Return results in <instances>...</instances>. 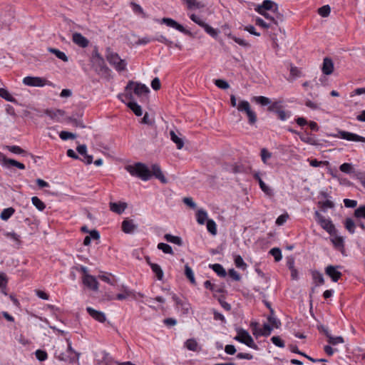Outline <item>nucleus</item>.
<instances>
[{"instance_id": "f257e3e1", "label": "nucleus", "mask_w": 365, "mask_h": 365, "mask_svg": "<svg viewBox=\"0 0 365 365\" xmlns=\"http://www.w3.org/2000/svg\"><path fill=\"white\" fill-rule=\"evenodd\" d=\"M125 169L131 175L138 177L144 181H147L150 180L152 176H154L163 184L168 182L160 167L158 164L152 165V170H150L146 165L143 163H136L133 165H128Z\"/></svg>"}, {"instance_id": "f03ea898", "label": "nucleus", "mask_w": 365, "mask_h": 365, "mask_svg": "<svg viewBox=\"0 0 365 365\" xmlns=\"http://www.w3.org/2000/svg\"><path fill=\"white\" fill-rule=\"evenodd\" d=\"M133 90L134 93L138 96H141L144 94L149 93L150 90L148 86L139 82H135L133 81H128L127 86L125 88L127 93L125 97L126 99H133V94L130 93L131 90Z\"/></svg>"}, {"instance_id": "7ed1b4c3", "label": "nucleus", "mask_w": 365, "mask_h": 365, "mask_svg": "<svg viewBox=\"0 0 365 365\" xmlns=\"http://www.w3.org/2000/svg\"><path fill=\"white\" fill-rule=\"evenodd\" d=\"M106 59L116 71L120 72L125 70L127 66L125 61L121 59L117 53L112 51L110 48H107Z\"/></svg>"}, {"instance_id": "20e7f679", "label": "nucleus", "mask_w": 365, "mask_h": 365, "mask_svg": "<svg viewBox=\"0 0 365 365\" xmlns=\"http://www.w3.org/2000/svg\"><path fill=\"white\" fill-rule=\"evenodd\" d=\"M55 355L58 360L70 363L77 361L79 358V354L72 349L71 342H68V347L65 352L56 351Z\"/></svg>"}, {"instance_id": "39448f33", "label": "nucleus", "mask_w": 365, "mask_h": 365, "mask_svg": "<svg viewBox=\"0 0 365 365\" xmlns=\"http://www.w3.org/2000/svg\"><path fill=\"white\" fill-rule=\"evenodd\" d=\"M235 340L238 341L242 344H246L247 346L254 349H257L258 346L254 342L253 339L247 331L240 329L237 331V335L235 336Z\"/></svg>"}, {"instance_id": "423d86ee", "label": "nucleus", "mask_w": 365, "mask_h": 365, "mask_svg": "<svg viewBox=\"0 0 365 365\" xmlns=\"http://www.w3.org/2000/svg\"><path fill=\"white\" fill-rule=\"evenodd\" d=\"M237 110L241 112H245L250 125H254L257 122L256 113L251 109L248 101H241L237 105Z\"/></svg>"}, {"instance_id": "0eeeda50", "label": "nucleus", "mask_w": 365, "mask_h": 365, "mask_svg": "<svg viewBox=\"0 0 365 365\" xmlns=\"http://www.w3.org/2000/svg\"><path fill=\"white\" fill-rule=\"evenodd\" d=\"M314 215L317 222L324 230H325L330 235L335 233V227L330 220L325 218L322 215L319 213V211H315Z\"/></svg>"}, {"instance_id": "6e6552de", "label": "nucleus", "mask_w": 365, "mask_h": 365, "mask_svg": "<svg viewBox=\"0 0 365 365\" xmlns=\"http://www.w3.org/2000/svg\"><path fill=\"white\" fill-rule=\"evenodd\" d=\"M23 83L29 86L43 87L44 86H53V83L41 77L26 76L23 79Z\"/></svg>"}, {"instance_id": "1a4fd4ad", "label": "nucleus", "mask_w": 365, "mask_h": 365, "mask_svg": "<svg viewBox=\"0 0 365 365\" xmlns=\"http://www.w3.org/2000/svg\"><path fill=\"white\" fill-rule=\"evenodd\" d=\"M257 12L262 15L268 21V23H271L273 26H278L279 23L283 21V16L278 12L272 13L262 11H257Z\"/></svg>"}, {"instance_id": "9d476101", "label": "nucleus", "mask_w": 365, "mask_h": 365, "mask_svg": "<svg viewBox=\"0 0 365 365\" xmlns=\"http://www.w3.org/2000/svg\"><path fill=\"white\" fill-rule=\"evenodd\" d=\"M334 137L340 138L349 141L365 143L364 137L345 130H339L337 134L334 135Z\"/></svg>"}, {"instance_id": "9b49d317", "label": "nucleus", "mask_w": 365, "mask_h": 365, "mask_svg": "<svg viewBox=\"0 0 365 365\" xmlns=\"http://www.w3.org/2000/svg\"><path fill=\"white\" fill-rule=\"evenodd\" d=\"M251 327H252V334L256 336H268L270 335L272 331V327L268 324H264L262 329L258 328V323L252 322Z\"/></svg>"}, {"instance_id": "f8f14e48", "label": "nucleus", "mask_w": 365, "mask_h": 365, "mask_svg": "<svg viewBox=\"0 0 365 365\" xmlns=\"http://www.w3.org/2000/svg\"><path fill=\"white\" fill-rule=\"evenodd\" d=\"M0 163H1L3 166L6 167L7 168H10L11 167H16L20 170L25 169V165L23 163L14 159H9L2 153H0Z\"/></svg>"}, {"instance_id": "ddd939ff", "label": "nucleus", "mask_w": 365, "mask_h": 365, "mask_svg": "<svg viewBox=\"0 0 365 365\" xmlns=\"http://www.w3.org/2000/svg\"><path fill=\"white\" fill-rule=\"evenodd\" d=\"M162 22L168 26H170V27H172V28H174L175 29H177L178 31L185 34H187V35H190L191 34L190 31H189L188 30H186L182 25L178 24L176 21L173 20V19H170V18H163L162 19Z\"/></svg>"}, {"instance_id": "4468645a", "label": "nucleus", "mask_w": 365, "mask_h": 365, "mask_svg": "<svg viewBox=\"0 0 365 365\" xmlns=\"http://www.w3.org/2000/svg\"><path fill=\"white\" fill-rule=\"evenodd\" d=\"M82 281L83 284L88 288L93 290H98V282L96 278L92 275L83 276Z\"/></svg>"}, {"instance_id": "2eb2a0df", "label": "nucleus", "mask_w": 365, "mask_h": 365, "mask_svg": "<svg viewBox=\"0 0 365 365\" xmlns=\"http://www.w3.org/2000/svg\"><path fill=\"white\" fill-rule=\"evenodd\" d=\"M339 266L334 267L329 265L325 269V273L327 274L333 282H336L341 277L342 274L336 269Z\"/></svg>"}, {"instance_id": "dca6fc26", "label": "nucleus", "mask_w": 365, "mask_h": 365, "mask_svg": "<svg viewBox=\"0 0 365 365\" xmlns=\"http://www.w3.org/2000/svg\"><path fill=\"white\" fill-rule=\"evenodd\" d=\"M278 9L277 4L270 0H264L261 5H259L257 11H270L272 13L277 12Z\"/></svg>"}, {"instance_id": "f3484780", "label": "nucleus", "mask_w": 365, "mask_h": 365, "mask_svg": "<svg viewBox=\"0 0 365 365\" xmlns=\"http://www.w3.org/2000/svg\"><path fill=\"white\" fill-rule=\"evenodd\" d=\"M86 311L89 314V315L97 322L101 323H103L106 322V317L103 312L96 310L90 307L86 308Z\"/></svg>"}, {"instance_id": "a211bd4d", "label": "nucleus", "mask_w": 365, "mask_h": 365, "mask_svg": "<svg viewBox=\"0 0 365 365\" xmlns=\"http://www.w3.org/2000/svg\"><path fill=\"white\" fill-rule=\"evenodd\" d=\"M72 40L74 43L81 48H86L88 46V40L84 37L81 34L76 32L73 34Z\"/></svg>"}, {"instance_id": "6ab92c4d", "label": "nucleus", "mask_w": 365, "mask_h": 365, "mask_svg": "<svg viewBox=\"0 0 365 365\" xmlns=\"http://www.w3.org/2000/svg\"><path fill=\"white\" fill-rule=\"evenodd\" d=\"M322 71L324 75L329 76L331 75L334 71V63L333 61L329 58L326 57L323 60Z\"/></svg>"}, {"instance_id": "aec40b11", "label": "nucleus", "mask_w": 365, "mask_h": 365, "mask_svg": "<svg viewBox=\"0 0 365 365\" xmlns=\"http://www.w3.org/2000/svg\"><path fill=\"white\" fill-rule=\"evenodd\" d=\"M137 225L131 220H125L122 222V230L127 234L133 232L136 230Z\"/></svg>"}, {"instance_id": "412c9836", "label": "nucleus", "mask_w": 365, "mask_h": 365, "mask_svg": "<svg viewBox=\"0 0 365 365\" xmlns=\"http://www.w3.org/2000/svg\"><path fill=\"white\" fill-rule=\"evenodd\" d=\"M185 4H186L187 8L189 10L197 9H202L205 7L204 4L197 0H182Z\"/></svg>"}, {"instance_id": "4be33fe9", "label": "nucleus", "mask_w": 365, "mask_h": 365, "mask_svg": "<svg viewBox=\"0 0 365 365\" xmlns=\"http://www.w3.org/2000/svg\"><path fill=\"white\" fill-rule=\"evenodd\" d=\"M299 138L302 142L312 145H320L319 141L315 138V136L313 135H305L301 133Z\"/></svg>"}, {"instance_id": "5701e85b", "label": "nucleus", "mask_w": 365, "mask_h": 365, "mask_svg": "<svg viewBox=\"0 0 365 365\" xmlns=\"http://www.w3.org/2000/svg\"><path fill=\"white\" fill-rule=\"evenodd\" d=\"M152 271L155 274L156 277L158 280H162L163 278V272L160 267V266L155 263H152L148 261Z\"/></svg>"}, {"instance_id": "b1692460", "label": "nucleus", "mask_w": 365, "mask_h": 365, "mask_svg": "<svg viewBox=\"0 0 365 365\" xmlns=\"http://www.w3.org/2000/svg\"><path fill=\"white\" fill-rule=\"evenodd\" d=\"M170 139L176 144L177 148L180 150L184 146V141L182 138L178 136L174 130L170 131Z\"/></svg>"}, {"instance_id": "393cba45", "label": "nucleus", "mask_w": 365, "mask_h": 365, "mask_svg": "<svg viewBox=\"0 0 365 365\" xmlns=\"http://www.w3.org/2000/svg\"><path fill=\"white\" fill-rule=\"evenodd\" d=\"M6 149L15 154H21L24 156L31 155L32 158H34V155L32 154L28 153L26 150H23L18 145H7Z\"/></svg>"}, {"instance_id": "a878e982", "label": "nucleus", "mask_w": 365, "mask_h": 365, "mask_svg": "<svg viewBox=\"0 0 365 365\" xmlns=\"http://www.w3.org/2000/svg\"><path fill=\"white\" fill-rule=\"evenodd\" d=\"M126 208L125 203H117V202H110V209L112 212L120 214L122 213L125 209Z\"/></svg>"}, {"instance_id": "bb28decb", "label": "nucleus", "mask_w": 365, "mask_h": 365, "mask_svg": "<svg viewBox=\"0 0 365 365\" xmlns=\"http://www.w3.org/2000/svg\"><path fill=\"white\" fill-rule=\"evenodd\" d=\"M312 279L316 286L322 285L324 283L323 274L319 271L314 270L312 272Z\"/></svg>"}, {"instance_id": "cd10ccee", "label": "nucleus", "mask_w": 365, "mask_h": 365, "mask_svg": "<svg viewBox=\"0 0 365 365\" xmlns=\"http://www.w3.org/2000/svg\"><path fill=\"white\" fill-rule=\"evenodd\" d=\"M90 236H86L83 240V245L88 246L91 244V238L93 240H98L100 238V234L98 231L93 230L89 232Z\"/></svg>"}, {"instance_id": "c85d7f7f", "label": "nucleus", "mask_w": 365, "mask_h": 365, "mask_svg": "<svg viewBox=\"0 0 365 365\" xmlns=\"http://www.w3.org/2000/svg\"><path fill=\"white\" fill-rule=\"evenodd\" d=\"M210 267L220 277H225L227 275V272L224 267L220 264H210Z\"/></svg>"}, {"instance_id": "c756f323", "label": "nucleus", "mask_w": 365, "mask_h": 365, "mask_svg": "<svg viewBox=\"0 0 365 365\" xmlns=\"http://www.w3.org/2000/svg\"><path fill=\"white\" fill-rule=\"evenodd\" d=\"M4 235L7 237V238H9L11 239V240H13L15 243V245L19 248L20 247V245H21V237L19 235H18L17 233L14 232H6L4 234Z\"/></svg>"}, {"instance_id": "7c9ffc66", "label": "nucleus", "mask_w": 365, "mask_h": 365, "mask_svg": "<svg viewBox=\"0 0 365 365\" xmlns=\"http://www.w3.org/2000/svg\"><path fill=\"white\" fill-rule=\"evenodd\" d=\"M48 51L50 53L54 54L58 58L62 60L64 62H67L68 61V58L67 56L66 55V53L63 51H59L57 48H48Z\"/></svg>"}, {"instance_id": "2f4dec72", "label": "nucleus", "mask_w": 365, "mask_h": 365, "mask_svg": "<svg viewBox=\"0 0 365 365\" xmlns=\"http://www.w3.org/2000/svg\"><path fill=\"white\" fill-rule=\"evenodd\" d=\"M128 107L137 115L141 116L143 114L141 106L135 102H129L127 104Z\"/></svg>"}, {"instance_id": "473e14b6", "label": "nucleus", "mask_w": 365, "mask_h": 365, "mask_svg": "<svg viewBox=\"0 0 365 365\" xmlns=\"http://www.w3.org/2000/svg\"><path fill=\"white\" fill-rule=\"evenodd\" d=\"M164 238L166 241L181 246L182 245V240L180 237L173 236L170 234H165Z\"/></svg>"}, {"instance_id": "72a5a7b5", "label": "nucleus", "mask_w": 365, "mask_h": 365, "mask_svg": "<svg viewBox=\"0 0 365 365\" xmlns=\"http://www.w3.org/2000/svg\"><path fill=\"white\" fill-rule=\"evenodd\" d=\"M283 108L282 101H276L274 102H271L269 106L268 107V110L270 112H273L277 113L279 110Z\"/></svg>"}, {"instance_id": "f704fd0d", "label": "nucleus", "mask_w": 365, "mask_h": 365, "mask_svg": "<svg viewBox=\"0 0 365 365\" xmlns=\"http://www.w3.org/2000/svg\"><path fill=\"white\" fill-rule=\"evenodd\" d=\"M14 212L15 210L11 207L4 209L1 212L0 217L1 220L6 221L13 215Z\"/></svg>"}, {"instance_id": "c9c22d12", "label": "nucleus", "mask_w": 365, "mask_h": 365, "mask_svg": "<svg viewBox=\"0 0 365 365\" xmlns=\"http://www.w3.org/2000/svg\"><path fill=\"white\" fill-rule=\"evenodd\" d=\"M44 113L46 115L49 116L51 118L54 119L56 117H58V115L63 116L64 115V111L62 110H60V109H56V110L46 109V110H45Z\"/></svg>"}, {"instance_id": "e433bc0d", "label": "nucleus", "mask_w": 365, "mask_h": 365, "mask_svg": "<svg viewBox=\"0 0 365 365\" xmlns=\"http://www.w3.org/2000/svg\"><path fill=\"white\" fill-rule=\"evenodd\" d=\"M196 217H197V222L200 224V225H204L205 221L207 220V213L205 210H199L197 212V214H196Z\"/></svg>"}, {"instance_id": "4c0bfd02", "label": "nucleus", "mask_w": 365, "mask_h": 365, "mask_svg": "<svg viewBox=\"0 0 365 365\" xmlns=\"http://www.w3.org/2000/svg\"><path fill=\"white\" fill-rule=\"evenodd\" d=\"M185 274L186 277L190 280L192 284H196L194 273L192 272V269L188 264H185Z\"/></svg>"}, {"instance_id": "58836bf2", "label": "nucleus", "mask_w": 365, "mask_h": 365, "mask_svg": "<svg viewBox=\"0 0 365 365\" xmlns=\"http://www.w3.org/2000/svg\"><path fill=\"white\" fill-rule=\"evenodd\" d=\"M0 97L9 102H16V100L9 93V92L3 88H0Z\"/></svg>"}, {"instance_id": "ea45409f", "label": "nucleus", "mask_w": 365, "mask_h": 365, "mask_svg": "<svg viewBox=\"0 0 365 365\" xmlns=\"http://www.w3.org/2000/svg\"><path fill=\"white\" fill-rule=\"evenodd\" d=\"M185 347L190 351H197L198 344L194 339H189L185 341Z\"/></svg>"}, {"instance_id": "a19ab883", "label": "nucleus", "mask_w": 365, "mask_h": 365, "mask_svg": "<svg viewBox=\"0 0 365 365\" xmlns=\"http://www.w3.org/2000/svg\"><path fill=\"white\" fill-rule=\"evenodd\" d=\"M158 249L162 250L165 254L174 255L173 248L168 244L160 242L158 245Z\"/></svg>"}, {"instance_id": "79ce46f5", "label": "nucleus", "mask_w": 365, "mask_h": 365, "mask_svg": "<svg viewBox=\"0 0 365 365\" xmlns=\"http://www.w3.org/2000/svg\"><path fill=\"white\" fill-rule=\"evenodd\" d=\"M32 204L39 210L43 211L46 205L43 201H41L38 197H33L31 198Z\"/></svg>"}, {"instance_id": "37998d69", "label": "nucleus", "mask_w": 365, "mask_h": 365, "mask_svg": "<svg viewBox=\"0 0 365 365\" xmlns=\"http://www.w3.org/2000/svg\"><path fill=\"white\" fill-rule=\"evenodd\" d=\"M201 27L203 28L205 31L212 37L216 38L217 36L218 31L216 29L211 27L207 24H206L205 22H204Z\"/></svg>"}, {"instance_id": "c03bdc74", "label": "nucleus", "mask_w": 365, "mask_h": 365, "mask_svg": "<svg viewBox=\"0 0 365 365\" xmlns=\"http://www.w3.org/2000/svg\"><path fill=\"white\" fill-rule=\"evenodd\" d=\"M339 170L344 173L351 174L354 172L353 166L351 163H344L339 167Z\"/></svg>"}, {"instance_id": "a18cd8bd", "label": "nucleus", "mask_w": 365, "mask_h": 365, "mask_svg": "<svg viewBox=\"0 0 365 365\" xmlns=\"http://www.w3.org/2000/svg\"><path fill=\"white\" fill-rule=\"evenodd\" d=\"M129 297H135V293L133 291L130 289H125L124 293H119L116 295V299L118 300H123Z\"/></svg>"}, {"instance_id": "49530a36", "label": "nucleus", "mask_w": 365, "mask_h": 365, "mask_svg": "<svg viewBox=\"0 0 365 365\" xmlns=\"http://www.w3.org/2000/svg\"><path fill=\"white\" fill-rule=\"evenodd\" d=\"M235 264L237 267L241 268L242 269H245L247 267V264L244 262L242 257L240 255L235 256Z\"/></svg>"}, {"instance_id": "de8ad7c7", "label": "nucleus", "mask_w": 365, "mask_h": 365, "mask_svg": "<svg viewBox=\"0 0 365 365\" xmlns=\"http://www.w3.org/2000/svg\"><path fill=\"white\" fill-rule=\"evenodd\" d=\"M228 37L231 39H232L235 43H238L239 45L243 46V47H250V44L245 41L242 38H237L235 36H232L231 34H228Z\"/></svg>"}, {"instance_id": "09e8293b", "label": "nucleus", "mask_w": 365, "mask_h": 365, "mask_svg": "<svg viewBox=\"0 0 365 365\" xmlns=\"http://www.w3.org/2000/svg\"><path fill=\"white\" fill-rule=\"evenodd\" d=\"M207 229L213 235L217 234L216 223L213 220H207Z\"/></svg>"}, {"instance_id": "8fccbe9b", "label": "nucleus", "mask_w": 365, "mask_h": 365, "mask_svg": "<svg viewBox=\"0 0 365 365\" xmlns=\"http://www.w3.org/2000/svg\"><path fill=\"white\" fill-rule=\"evenodd\" d=\"M255 101L262 106H267L271 103V100L265 96H255L254 98Z\"/></svg>"}, {"instance_id": "3c124183", "label": "nucleus", "mask_w": 365, "mask_h": 365, "mask_svg": "<svg viewBox=\"0 0 365 365\" xmlns=\"http://www.w3.org/2000/svg\"><path fill=\"white\" fill-rule=\"evenodd\" d=\"M345 227L351 233L354 234L355 232V223L351 218H347L345 221Z\"/></svg>"}, {"instance_id": "603ef678", "label": "nucleus", "mask_w": 365, "mask_h": 365, "mask_svg": "<svg viewBox=\"0 0 365 365\" xmlns=\"http://www.w3.org/2000/svg\"><path fill=\"white\" fill-rule=\"evenodd\" d=\"M269 254L272 255L276 262L282 259V252L279 248L274 247L269 250Z\"/></svg>"}, {"instance_id": "864d4df0", "label": "nucleus", "mask_w": 365, "mask_h": 365, "mask_svg": "<svg viewBox=\"0 0 365 365\" xmlns=\"http://www.w3.org/2000/svg\"><path fill=\"white\" fill-rule=\"evenodd\" d=\"M130 6L134 13L142 15L143 17H145V14L143 11V8L135 2H131Z\"/></svg>"}, {"instance_id": "5fc2aeb1", "label": "nucleus", "mask_w": 365, "mask_h": 365, "mask_svg": "<svg viewBox=\"0 0 365 365\" xmlns=\"http://www.w3.org/2000/svg\"><path fill=\"white\" fill-rule=\"evenodd\" d=\"M331 12V8L329 5H325L320 7L318 10V13L322 17H327Z\"/></svg>"}, {"instance_id": "6e6d98bb", "label": "nucleus", "mask_w": 365, "mask_h": 365, "mask_svg": "<svg viewBox=\"0 0 365 365\" xmlns=\"http://www.w3.org/2000/svg\"><path fill=\"white\" fill-rule=\"evenodd\" d=\"M35 355L37 359L40 361H43L46 360L48 358V354L46 351L41 349L36 350L35 352Z\"/></svg>"}, {"instance_id": "4d7b16f0", "label": "nucleus", "mask_w": 365, "mask_h": 365, "mask_svg": "<svg viewBox=\"0 0 365 365\" xmlns=\"http://www.w3.org/2000/svg\"><path fill=\"white\" fill-rule=\"evenodd\" d=\"M328 342L331 345H336L338 344H342L344 342L342 336L334 337L331 335L328 338Z\"/></svg>"}, {"instance_id": "13d9d810", "label": "nucleus", "mask_w": 365, "mask_h": 365, "mask_svg": "<svg viewBox=\"0 0 365 365\" xmlns=\"http://www.w3.org/2000/svg\"><path fill=\"white\" fill-rule=\"evenodd\" d=\"M271 157L272 153L269 152L266 148H262L261 150V158L264 164H267V160L271 158Z\"/></svg>"}, {"instance_id": "bf43d9fd", "label": "nucleus", "mask_w": 365, "mask_h": 365, "mask_svg": "<svg viewBox=\"0 0 365 365\" xmlns=\"http://www.w3.org/2000/svg\"><path fill=\"white\" fill-rule=\"evenodd\" d=\"M261 190L267 195L272 196L273 195L272 190L264 183L262 180L259 182Z\"/></svg>"}, {"instance_id": "052dcab7", "label": "nucleus", "mask_w": 365, "mask_h": 365, "mask_svg": "<svg viewBox=\"0 0 365 365\" xmlns=\"http://www.w3.org/2000/svg\"><path fill=\"white\" fill-rule=\"evenodd\" d=\"M267 319L272 326L275 328H279L281 325V322L274 317V313H270V315L268 317Z\"/></svg>"}, {"instance_id": "680f3d73", "label": "nucleus", "mask_w": 365, "mask_h": 365, "mask_svg": "<svg viewBox=\"0 0 365 365\" xmlns=\"http://www.w3.org/2000/svg\"><path fill=\"white\" fill-rule=\"evenodd\" d=\"M255 24L257 26H261V27H262L264 29L274 28V26H272L271 23H268V22L264 21L261 18H257L256 20H255Z\"/></svg>"}, {"instance_id": "e2e57ef3", "label": "nucleus", "mask_w": 365, "mask_h": 365, "mask_svg": "<svg viewBox=\"0 0 365 365\" xmlns=\"http://www.w3.org/2000/svg\"><path fill=\"white\" fill-rule=\"evenodd\" d=\"M319 205L323 210V211H326L327 208H333L334 207V204L332 201L327 200L324 202H319Z\"/></svg>"}, {"instance_id": "0e129e2a", "label": "nucleus", "mask_w": 365, "mask_h": 365, "mask_svg": "<svg viewBox=\"0 0 365 365\" xmlns=\"http://www.w3.org/2000/svg\"><path fill=\"white\" fill-rule=\"evenodd\" d=\"M215 84L216 86H217L219 88L221 89H227L230 88L229 83L222 79H217L215 81Z\"/></svg>"}, {"instance_id": "69168bd1", "label": "nucleus", "mask_w": 365, "mask_h": 365, "mask_svg": "<svg viewBox=\"0 0 365 365\" xmlns=\"http://www.w3.org/2000/svg\"><path fill=\"white\" fill-rule=\"evenodd\" d=\"M354 216L357 218H364L365 219V205L360 206L354 211Z\"/></svg>"}, {"instance_id": "338daca9", "label": "nucleus", "mask_w": 365, "mask_h": 365, "mask_svg": "<svg viewBox=\"0 0 365 365\" xmlns=\"http://www.w3.org/2000/svg\"><path fill=\"white\" fill-rule=\"evenodd\" d=\"M59 136L63 140H66L68 139H74L76 138L75 134L68 132V131H61L60 133Z\"/></svg>"}, {"instance_id": "774afa93", "label": "nucleus", "mask_w": 365, "mask_h": 365, "mask_svg": "<svg viewBox=\"0 0 365 365\" xmlns=\"http://www.w3.org/2000/svg\"><path fill=\"white\" fill-rule=\"evenodd\" d=\"M272 342L278 347H284V341L278 336H274L271 338Z\"/></svg>"}]
</instances>
